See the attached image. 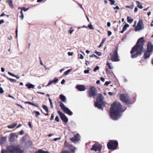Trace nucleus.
Wrapping results in <instances>:
<instances>
[{
	"mask_svg": "<svg viewBox=\"0 0 153 153\" xmlns=\"http://www.w3.org/2000/svg\"><path fill=\"white\" fill-rule=\"evenodd\" d=\"M122 105L118 102H114L111 105L110 113L111 118L116 120L120 117V113L123 111Z\"/></svg>",
	"mask_w": 153,
	"mask_h": 153,
	"instance_id": "f257e3e1",
	"label": "nucleus"
},
{
	"mask_svg": "<svg viewBox=\"0 0 153 153\" xmlns=\"http://www.w3.org/2000/svg\"><path fill=\"white\" fill-rule=\"evenodd\" d=\"M145 40L143 37L139 39L135 45L132 48L130 51L131 57L132 58L137 57L141 55L144 49L143 45Z\"/></svg>",
	"mask_w": 153,
	"mask_h": 153,
	"instance_id": "f03ea898",
	"label": "nucleus"
},
{
	"mask_svg": "<svg viewBox=\"0 0 153 153\" xmlns=\"http://www.w3.org/2000/svg\"><path fill=\"white\" fill-rule=\"evenodd\" d=\"M24 152L19 145H16L7 146L6 149L2 151L1 153H23Z\"/></svg>",
	"mask_w": 153,
	"mask_h": 153,
	"instance_id": "7ed1b4c3",
	"label": "nucleus"
},
{
	"mask_svg": "<svg viewBox=\"0 0 153 153\" xmlns=\"http://www.w3.org/2000/svg\"><path fill=\"white\" fill-rule=\"evenodd\" d=\"M120 100L126 105H131L133 103L129 96L126 94H120Z\"/></svg>",
	"mask_w": 153,
	"mask_h": 153,
	"instance_id": "20e7f679",
	"label": "nucleus"
},
{
	"mask_svg": "<svg viewBox=\"0 0 153 153\" xmlns=\"http://www.w3.org/2000/svg\"><path fill=\"white\" fill-rule=\"evenodd\" d=\"M118 50V47L117 46L115 49H113L112 50L113 54L111 55V53L110 54V55H111V59L113 62H118L120 61L119 59V56L117 53Z\"/></svg>",
	"mask_w": 153,
	"mask_h": 153,
	"instance_id": "39448f33",
	"label": "nucleus"
},
{
	"mask_svg": "<svg viewBox=\"0 0 153 153\" xmlns=\"http://www.w3.org/2000/svg\"><path fill=\"white\" fill-rule=\"evenodd\" d=\"M117 140H110L107 143V147L108 149L114 150L118 146Z\"/></svg>",
	"mask_w": 153,
	"mask_h": 153,
	"instance_id": "423d86ee",
	"label": "nucleus"
},
{
	"mask_svg": "<svg viewBox=\"0 0 153 153\" xmlns=\"http://www.w3.org/2000/svg\"><path fill=\"white\" fill-rule=\"evenodd\" d=\"M59 106L63 111L64 112L69 115L71 116L73 114L72 112L68 108L65 107L64 104L61 102H59Z\"/></svg>",
	"mask_w": 153,
	"mask_h": 153,
	"instance_id": "0eeeda50",
	"label": "nucleus"
},
{
	"mask_svg": "<svg viewBox=\"0 0 153 153\" xmlns=\"http://www.w3.org/2000/svg\"><path fill=\"white\" fill-rule=\"evenodd\" d=\"M102 146L100 144L96 143L93 145L92 148H91V150L94 151L95 152H100L101 150Z\"/></svg>",
	"mask_w": 153,
	"mask_h": 153,
	"instance_id": "6e6552de",
	"label": "nucleus"
},
{
	"mask_svg": "<svg viewBox=\"0 0 153 153\" xmlns=\"http://www.w3.org/2000/svg\"><path fill=\"white\" fill-rule=\"evenodd\" d=\"M96 91L97 90L94 86H91L88 92V96L90 97H94L96 95Z\"/></svg>",
	"mask_w": 153,
	"mask_h": 153,
	"instance_id": "1a4fd4ad",
	"label": "nucleus"
},
{
	"mask_svg": "<svg viewBox=\"0 0 153 153\" xmlns=\"http://www.w3.org/2000/svg\"><path fill=\"white\" fill-rule=\"evenodd\" d=\"M144 28V25L142 20H140L134 29L135 31L142 30Z\"/></svg>",
	"mask_w": 153,
	"mask_h": 153,
	"instance_id": "9d476101",
	"label": "nucleus"
},
{
	"mask_svg": "<svg viewBox=\"0 0 153 153\" xmlns=\"http://www.w3.org/2000/svg\"><path fill=\"white\" fill-rule=\"evenodd\" d=\"M64 145L65 146L68 148L71 153H74L75 150L76 149L72 145L68 143L66 140L65 142Z\"/></svg>",
	"mask_w": 153,
	"mask_h": 153,
	"instance_id": "9b49d317",
	"label": "nucleus"
},
{
	"mask_svg": "<svg viewBox=\"0 0 153 153\" xmlns=\"http://www.w3.org/2000/svg\"><path fill=\"white\" fill-rule=\"evenodd\" d=\"M57 112L59 115L61 119L65 123H66L68 122V119L64 114L61 112L60 111H57Z\"/></svg>",
	"mask_w": 153,
	"mask_h": 153,
	"instance_id": "f8f14e48",
	"label": "nucleus"
},
{
	"mask_svg": "<svg viewBox=\"0 0 153 153\" xmlns=\"http://www.w3.org/2000/svg\"><path fill=\"white\" fill-rule=\"evenodd\" d=\"M71 141L74 143H75L76 141H78L80 140V137L79 135L78 134H77L74 135V137L70 138Z\"/></svg>",
	"mask_w": 153,
	"mask_h": 153,
	"instance_id": "ddd939ff",
	"label": "nucleus"
},
{
	"mask_svg": "<svg viewBox=\"0 0 153 153\" xmlns=\"http://www.w3.org/2000/svg\"><path fill=\"white\" fill-rule=\"evenodd\" d=\"M147 51L152 52L153 51V45L151 42H149L147 45Z\"/></svg>",
	"mask_w": 153,
	"mask_h": 153,
	"instance_id": "4468645a",
	"label": "nucleus"
},
{
	"mask_svg": "<svg viewBox=\"0 0 153 153\" xmlns=\"http://www.w3.org/2000/svg\"><path fill=\"white\" fill-rule=\"evenodd\" d=\"M76 88L80 91H84L85 90V87L83 85H77Z\"/></svg>",
	"mask_w": 153,
	"mask_h": 153,
	"instance_id": "2eb2a0df",
	"label": "nucleus"
},
{
	"mask_svg": "<svg viewBox=\"0 0 153 153\" xmlns=\"http://www.w3.org/2000/svg\"><path fill=\"white\" fill-rule=\"evenodd\" d=\"M15 134L14 133H11L10 134L9 140L11 142H13L15 139Z\"/></svg>",
	"mask_w": 153,
	"mask_h": 153,
	"instance_id": "dca6fc26",
	"label": "nucleus"
},
{
	"mask_svg": "<svg viewBox=\"0 0 153 153\" xmlns=\"http://www.w3.org/2000/svg\"><path fill=\"white\" fill-rule=\"evenodd\" d=\"M59 98L64 103L66 102V98L63 94H61L59 95Z\"/></svg>",
	"mask_w": 153,
	"mask_h": 153,
	"instance_id": "f3484780",
	"label": "nucleus"
},
{
	"mask_svg": "<svg viewBox=\"0 0 153 153\" xmlns=\"http://www.w3.org/2000/svg\"><path fill=\"white\" fill-rule=\"evenodd\" d=\"M102 104L100 103V102H95L94 103V105L96 107H97L99 109H102Z\"/></svg>",
	"mask_w": 153,
	"mask_h": 153,
	"instance_id": "a211bd4d",
	"label": "nucleus"
},
{
	"mask_svg": "<svg viewBox=\"0 0 153 153\" xmlns=\"http://www.w3.org/2000/svg\"><path fill=\"white\" fill-rule=\"evenodd\" d=\"M151 53L152 52H150L149 51H146L144 54V59H146L147 58H149L151 55Z\"/></svg>",
	"mask_w": 153,
	"mask_h": 153,
	"instance_id": "6ab92c4d",
	"label": "nucleus"
},
{
	"mask_svg": "<svg viewBox=\"0 0 153 153\" xmlns=\"http://www.w3.org/2000/svg\"><path fill=\"white\" fill-rule=\"evenodd\" d=\"M102 95L100 94V96H99L97 99V102H100V103L103 104V100L102 97Z\"/></svg>",
	"mask_w": 153,
	"mask_h": 153,
	"instance_id": "aec40b11",
	"label": "nucleus"
},
{
	"mask_svg": "<svg viewBox=\"0 0 153 153\" xmlns=\"http://www.w3.org/2000/svg\"><path fill=\"white\" fill-rule=\"evenodd\" d=\"M129 27V25L128 24H126L124 25L122 31H120L119 32L120 33H123L124 31L127 30V28L128 27Z\"/></svg>",
	"mask_w": 153,
	"mask_h": 153,
	"instance_id": "412c9836",
	"label": "nucleus"
},
{
	"mask_svg": "<svg viewBox=\"0 0 153 153\" xmlns=\"http://www.w3.org/2000/svg\"><path fill=\"white\" fill-rule=\"evenodd\" d=\"M6 140V138L4 137H1L0 138V144H3Z\"/></svg>",
	"mask_w": 153,
	"mask_h": 153,
	"instance_id": "4be33fe9",
	"label": "nucleus"
},
{
	"mask_svg": "<svg viewBox=\"0 0 153 153\" xmlns=\"http://www.w3.org/2000/svg\"><path fill=\"white\" fill-rule=\"evenodd\" d=\"M25 104H28L30 105H33L34 106H35L36 107H39V104L37 103H32L30 102L26 101L24 102Z\"/></svg>",
	"mask_w": 153,
	"mask_h": 153,
	"instance_id": "5701e85b",
	"label": "nucleus"
},
{
	"mask_svg": "<svg viewBox=\"0 0 153 153\" xmlns=\"http://www.w3.org/2000/svg\"><path fill=\"white\" fill-rule=\"evenodd\" d=\"M106 73L107 75H110L112 76L114 74L112 71H111L108 69H106Z\"/></svg>",
	"mask_w": 153,
	"mask_h": 153,
	"instance_id": "b1692460",
	"label": "nucleus"
},
{
	"mask_svg": "<svg viewBox=\"0 0 153 153\" xmlns=\"http://www.w3.org/2000/svg\"><path fill=\"white\" fill-rule=\"evenodd\" d=\"M17 125V123L11 124L7 126V127L9 128H14Z\"/></svg>",
	"mask_w": 153,
	"mask_h": 153,
	"instance_id": "393cba45",
	"label": "nucleus"
},
{
	"mask_svg": "<svg viewBox=\"0 0 153 153\" xmlns=\"http://www.w3.org/2000/svg\"><path fill=\"white\" fill-rule=\"evenodd\" d=\"M34 153H49L48 151H45L43 150L42 149H39L37 151H36Z\"/></svg>",
	"mask_w": 153,
	"mask_h": 153,
	"instance_id": "a878e982",
	"label": "nucleus"
},
{
	"mask_svg": "<svg viewBox=\"0 0 153 153\" xmlns=\"http://www.w3.org/2000/svg\"><path fill=\"white\" fill-rule=\"evenodd\" d=\"M7 2L11 8H14V7L13 4V1L11 0H8Z\"/></svg>",
	"mask_w": 153,
	"mask_h": 153,
	"instance_id": "bb28decb",
	"label": "nucleus"
},
{
	"mask_svg": "<svg viewBox=\"0 0 153 153\" xmlns=\"http://www.w3.org/2000/svg\"><path fill=\"white\" fill-rule=\"evenodd\" d=\"M136 3L137 4V7L140 8V9H142L143 7L142 4L139 1H136Z\"/></svg>",
	"mask_w": 153,
	"mask_h": 153,
	"instance_id": "cd10ccee",
	"label": "nucleus"
},
{
	"mask_svg": "<svg viewBox=\"0 0 153 153\" xmlns=\"http://www.w3.org/2000/svg\"><path fill=\"white\" fill-rule=\"evenodd\" d=\"M26 86H27L28 88L30 89L31 88H34V85L31 84H27L25 85Z\"/></svg>",
	"mask_w": 153,
	"mask_h": 153,
	"instance_id": "c85d7f7f",
	"label": "nucleus"
},
{
	"mask_svg": "<svg viewBox=\"0 0 153 153\" xmlns=\"http://www.w3.org/2000/svg\"><path fill=\"white\" fill-rule=\"evenodd\" d=\"M107 65L108 66L109 69H112L113 68V67L111 63L107 62Z\"/></svg>",
	"mask_w": 153,
	"mask_h": 153,
	"instance_id": "c756f323",
	"label": "nucleus"
},
{
	"mask_svg": "<svg viewBox=\"0 0 153 153\" xmlns=\"http://www.w3.org/2000/svg\"><path fill=\"white\" fill-rule=\"evenodd\" d=\"M127 19L128 22L130 23H132L133 21V19H131L130 17L129 16L127 17Z\"/></svg>",
	"mask_w": 153,
	"mask_h": 153,
	"instance_id": "7c9ffc66",
	"label": "nucleus"
},
{
	"mask_svg": "<svg viewBox=\"0 0 153 153\" xmlns=\"http://www.w3.org/2000/svg\"><path fill=\"white\" fill-rule=\"evenodd\" d=\"M43 108L45 111L47 113L48 112V108L45 105H43L42 106Z\"/></svg>",
	"mask_w": 153,
	"mask_h": 153,
	"instance_id": "2f4dec72",
	"label": "nucleus"
},
{
	"mask_svg": "<svg viewBox=\"0 0 153 153\" xmlns=\"http://www.w3.org/2000/svg\"><path fill=\"white\" fill-rule=\"evenodd\" d=\"M7 78L12 82H16V79L10 78L8 77H7Z\"/></svg>",
	"mask_w": 153,
	"mask_h": 153,
	"instance_id": "473e14b6",
	"label": "nucleus"
},
{
	"mask_svg": "<svg viewBox=\"0 0 153 153\" xmlns=\"http://www.w3.org/2000/svg\"><path fill=\"white\" fill-rule=\"evenodd\" d=\"M34 112L35 113V116L36 117H37L40 114V113L38 111H34Z\"/></svg>",
	"mask_w": 153,
	"mask_h": 153,
	"instance_id": "72a5a7b5",
	"label": "nucleus"
},
{
	"mask_svg": "<svg viewBox=\"0 0 153 153\" xmlns=\"http://www.w3.org/2000/svg\"><path fill=\"white\" fill-rule=\"evenodd\" d=\"M88 27L90 29L93 30L94 29V27H93L92 25L91 24L88 25Z\"/></svg>",
	"mask_w": 153,
	"mask_h": 153,
	"instance_id": "f704fd0d",
	"label": "nucleus"
},
{
	"mask_svg": "<svg viewBox=\"0 0 153 153\" xmlns=\"http://www.w3.org/2000/svg\"><path fill=\"white\" fill-rule=\"evenodd\" d=\"M74 30L73 29L72 27H71L69 30V33L70 34H71L73 31H74Z\"/></svg>",
	"mask_w": 153,
	"mask_h": 153,
	"instance_id": "c9c22d12",
	"label": "nucleus"
},
{
	"mask_svg": "<svg viewBox=\"0 0 153 153\" xmlns=\"http://www.w3.org/2000/svg\"><path fill=\"white\" fill-rule=\"evenodd\" d=\"M109 1H110V4L111 5H113L115 3V1L114 0H108Z\"/></svg>",
	"mask_w": 153,
	"mask_h": 153,
	"instance_id": "e433bc0d",
	"label": "nucleus"
},
{
	"mask_svg": "<svg viewBox=\"0 0 153 153\" xmlns=\"http://www.w3.org/2000/svg\"><path fill=\"white\" fill-rule=\"evenodd\" d=\"M99 68V67L98 66H96L94 69V71L96 72L97 70H98Z\"/></svg>",
	"mask_w": 153,
	"mask_h": 153,
	"instance_id": "4c0bfd02",
	"label": "nucleus"
},
{
	"mask_svg": "<svg viewBox=\"0 0 153 153\" xmlns=\"http://www.w3.org/2000/svg\"><path fill=\"white\" fill-rule=\"evenodd\" d=\"M126 8H129L131 9H132L133 8V6L132 5H131L130 6H126Z\"/></svg>",
	"mask_w": 153,
	"mask_h": 153,
	"instance_id": "58836bf2",
	"label": "nucleus"
},
{
	"mask_svg": "<svg viewBox=\"0 0 153 153\" xmlns=\"http://www.w3.org/2000/svg\"><path fill=\"white\" fill-rule=\"evenodd\" d=\"M70 69L68 70L67 71L65 72L64 73V74H65V75H68V74L70 72Z\"/></svg>",
	"mask_w": 153,
	"mask_h": 153,
	"instance_id": "ea45409f",
	"label": "nucleus"
},
{
	"mask_svg": "<svg viewBox=\"0 0 153 153\" xmlns=\"http://www.w3.org/2000/svg\"><path fill=\"white\" fill-rule=\"evenodd\" d=\"M59 118L58 116H56L55 118V120L57 122L59 121Z\"/></svg>",
	"mask_w": 153,
	"mask_h": 153,
	"instance_id": "a19ab883",
	"label": "nucleus"
},
{
	"mask_svg": "<svg viewBox=\"0 0 153 153\" xmlns=\"http://www.w3.org/2000/svg\"><path fill=\"white\" fill-rule=\"evenodd\" d=\"M95 53L98 56H100L101 55V53L100 52H98L97 51H96Z\"/></svg>",
	"mask_w": 153,
	"mask_h": 153,
	"instance_id": "79ce46f5",
	"label": "nucleus"
},
{
	"mask_svg": "<svg viewBox=\"0 0 153 153\" xmlns=\"http://www.w3.org/2000/svg\"><path fill=\"white\" fill-rule=\"evenodd\" d=\"M90 57H95L97 58V56L95 55L94 54H92L89 56Z\"/></svg>",
	"mask_w": 153,
	"mask_h": 153,
	"instance_id": "37998d69",
	"label": "nucleus"
},
{
	"mask_svg": "<svg viewBox=\"0 0 153 153\" xmlns=\"http://www.w3.org/2000/svg\"><path fill=\"white\" fill-rule=\"evenodd\" d=\"M58 80L57 78L56 79H54L52 81L54 83H56L58 81Z\"/></svg>",
	"mask_w": 153,
	"mask_h": 153,
	"instance_id": "c03bdc74",
	"label": "nucleus"
},
{
	"mask_svg": "<svg viewBox=\"0 0 153 153\" xmlns=\"http://www.w3.org/2000/svg\"><path fill=\"white\" fill-rule=\"evenodd\" d=\"M21 10H23L24 11H26L28 10V9H27L25 7H22L21 8Z\"/></svg>",
	"mask_w": 153,
	"mask_h": 153,
	"instance_id": "a18cd8bd",
	"label": "nucleus"
},
{
	"mask_svg": "<svg viewBox=\"0 0 153 153\" xmlns=\"http://www.w3.org/2000/svg\"><path fill=\"white\" fill-rule=\"evenodd\" d=\"M4 92V91L3 89L1 87H0V93L2 94Z\"/></svg>",
	"mask_w": 153,
	"mask_h": 153,
	"instance_id": "49530a36",
	"label": "nucleus"
},
{
	"mask_svg": "<svg viewBox=\"0 0 153 153\" xmlns=\"http://www.w3.org/2000/svg\"><path fill=\"white\" fill-rule=\"evenodd\" d=\"M54 118V114L53 113L52 114L51 118H50V120H52Z\"/></svg>",
	"mask_w": 153,
	"mask_h": 153,
	"instance_id": "de8ad7c7",
	"label": "nucleus"
},
{
	"mask_svg": "<svg viewBox=\"0 0 153 153\" xmlns=\"http://www.w3.org/2000/svg\"><path fill=\"white\" fill-rule=\"evenodd\" d=\"M61 153H70V152L67 150L62 151Z\"/></svg>",
	"mask_w": 153,
	"mask_h": 153,
	"instance_id": "09e8293b",
	"label": "nucleus"
},
{
	"mask_svg": "<svg viewBox=\"0 0 153 153\" xmlns=\"http://www.w3.org/2000/svg\"><path fill=\"white\" fill-rule=\"evenodd\" d=\"M111 83L110 81H106L105 82V85H109V84Z\"/></svg>",
	"mask_w": 153,
	"mask_h": 153,
	"instance_id": "8fccbe9b",
	"label": "nucleus"
},
{
	"mask_svg": "<svg viewBox=\"0 0 153 153\" xmlns=\"http://www.w3.org/2000/svg\"><path fill=\"white\" fill-rule=\"evenodd\" d=\"M112 34L111 32L110 31H108V36H110Z\"/></svg>",
	"mask_w": 153,
	"mask_h": 153,
	"instance_id": "3c124183",
	"label": "nucleus"
},
{
	"mask_svg": "<svg viewBox=\"0 0 153 153\" xmlns=\"http://www.w3.org/2000/svg\"><path fill=\"white\" fill-rule=\"evenodd\" d=\"M85 64L86 66H88V65L90 64V63L89 62L86 60Z\"/></svg>",
	"mask_w": 153,
	"mask_h": 153,
	"instance_id": "603ef678",
	"label": "nucleus"
},
{
	"mask_svg": "<svg viewBox=\"0 0 153 153\" xmlns=\"http://www.w3.org/2000/svg\"><path fill=\"white\" fill-rule=\"evenodd\" d=\"M19 17L22 20L24 18L23 14H21V15L19 16Z\"/></svg>",
	"mask_w": 153,
	"mask_h": 153,
	"instance_id": "864d4df0",
	"label": "nucleus"
},
{
	"mask_svg": "<svg viewBox=\"0 0 153 153\" xmlns=\"http://www.w3.org/2000/svg\"><path fill=\"white\" fill-rule=\"evenodd\" d=\"M4 22V21L3 19H1L0 20V25Z\"/></svg>",
	"mask_w": 153,
	"mask_h": 153,
	"instance_id": "5fc2aeb1",
	"label": "nucleus"
},
{
	"mask_svg": "<svg viewBox=\"0 0 153 153\" xmlns=\"http://www.w3.org/2000/svg\"><path fill=\"white\" fill-rule=\"evenodd\" d=\"M89 72V71L88 70H85L84 71V73L85 74L88 73Z\"/></svg>",
	"mask_w": 153,
	"mask_h": 153,
	"instance_id": "6e6d98bb",
	"label": "nucleus"
},
{
	"mask_svg": "<svg viewBox=\"0 0 153 153\" xmlns=\"http://www.w3.org/2000/svg\"><path fill=\"white\" fill-rule=\"evenodd\" d=\"M113 9L114 10H115V9L118 10V9H119V8L118 6H116L115 7H114Z\"/></svg>",
	"mask_w": 153,
	"mask_h": 153,
	"instance_id": "4d7b16f0",
	"label": "nucleus"
},
{
	"mask_svg": "<svg viewBox=\"0 0 153 153\" xmlns=\"http://www.w3.org/2000/svg\"><path fill=\"white\" fill-rule=\"evenodd\" d=\"M68 55L70 56L72 55L73 54V52L71 53L70 52H68Z\"/></svg>",
	"mask_w": 153,
	"mask_h": 153,
	"instance_id": "13d9d810",
	"label": "nucleus"
},
{
	"mask_svg": "<svg viewBox=\"0 0 153 153\" xmlns=\"http://www.w3.org/2000/svg\"><path fill=\"white\" fill-rule=\"evenodd\" d=\"M100 80L103 82H104L105 81V79L103 77H101L100 78Z\"/></svg>",
	"mask_w": 153,
	"mask_h": 153,
	"instance_id": "bf43d9fd",
	"label": "nucleus"
},
{
	"mask_svg": "<svg viewBox=\"0 0 153 153\" xmlns=\"http://www.w3.org/2000/svg\"><path fill=\"white\" fill-rule=\"evenodd\" d=\"M79 58L80 59H83L84 58L83 56L82 55L80 54V56L79 57Z\"/></svg>",
	"mask_w": 153,
	"mask_h": 153,
	"instance_id": "052dcab7",
	"label": "nucleus"
},
{
	"mask_svg": "<svg viewBox=\"0 0 153 153\" xmlns=\"http://www.w3.org/2000/svg\"><path fill=\"white\" fill-rule=\"evenodd\" d=\"M65 82V81L64 79L62 80L61 82V83L62 84H64Z\"/></svg>",
	"mask_w": 153,
	"mask_h": 153,
	"instance_id": "680f3d73",
	"label": "nucleus"
},
{
	"mask_svg": "<svg viewBox=\"0 0 153 153\" xmlns=\"http://www.w3.org/2000/svg\"><path fill=\"white\" fill-rule=\"evenodd\" d=\"M111 25V23L110 22H108L107 23V26L108 27H110Z\"/></svg>",
	"mask_w": 153,
	"mask_h": 153,
	"instance_id": "e2e57ef3",
	"label": "nucleus"
},
{
	"mask_svg": "<svg viewBox=\"0 0 153 153\" xmlns=\"http://www.w3.org/2000/svg\"><path fill=\"white\" fill-rule=\"evenodd\" d=\"M37 93H38V94H43V95L45 94V93H43V92H39V91H37Z\"/></svg>",
	"mask_w": 153,
	"mask_h": 153,
	"instance_id": "0e129e2a",
	"label": "nucleus"
},
{
	"mask_svg": "<svg viewBox=\"0 0 153 153\" xmlns=\"http://www.w3.org/2000/svg\"><path fill=\"white\" fill-rule=\"evenodd\" d=\"M24 131L22 130L20 132V134L21 135H22L24 134Z\"/></svg>",
	"mask_w": 153,
	"mask_h": 153,
	"instance_id": "69168bd1",
	"label": "nucleus"
},
{
	"mask_svg": "<svg viewBox=\"0 0 153 153\" xmlns=\"http://www.w3.org/2000/svg\"><path fill=\"white\" fill-rule=\"evenodd\" d=\"M105 39H102V42H101L102 44H103L105 42Z\"/></svg>",
	"mask_w": 153,
	"mask_h": 153,
	"instance_id": "338daca9",
	"label": "nucleus"
},
{
	"mask_svg": "<svg viewBox=\"0 0 153 153\" xmlns=\"http://www.w3.org/2000/svg\"><path fill=\"white\" fill-rule=\"evenodd\" d=\"M108 94L110 95H111V96H112V95L113 94V93H112L111 92H109L108 93Z\"/></svg>",
	"mask_w": 153,
	"mask_h": 153,
	"instance_id": "774afa93",
	"label": "nucleus"
}]
</instances>
